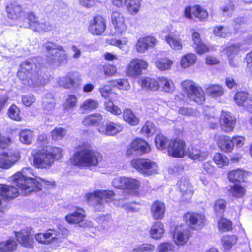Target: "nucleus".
<instances>
[{"instance_id":"1","label":"nucleus","mask_w":252,"mask_h":252,"mask_svg":"<svg viewBox=\"0 0 252 252\" xmlns=\"http://www.w3.org/2000/svg\"><path fill=\"white\" fill-rule=\"evenodd\" d=\"M31 175L34 176L32 169L24 168L11 177L12 184L17 187L23 195H27L32 191L41 190L43 188L47 189L53 186V183L48 181Z\"/></svg>"},{"instance_id":"2","label":"nucleus","mask_w":252,"mask_h":252,"mask_svg":"<svg viewBox=\"0 0 252 252\" xmlns=\"http://www.w3.org/2000/svg\"><path fill=\"white\" fill-rule=\"evenodd\" d=\"M37 60L36 58L29 59L21 64L17 76L24 85L35 87L46 83L47 76L36 63Z\"/></svg>"},{"instance_id":"3","label":"nucleus","mask_w":252,"mask_h":252,"mask_svg":"<svg viewBox=\"0 0 252 252\" xmlns=\"http://www.w3.org/2000/svg\"><path fill=\"white\" fill-rule=\"evenodd\" d=\"M102 159V155L93 150L89 144H83L74 154L70 161L72 164L77 167L90 168L97 166Z\"/></svg>"},{"instance_id":"4","label":"nucleus","mask_w":252,"mask_h":252,"mask_svg":"<svg viewBox=\"0 0 252 252\" xmlns=\"http://www.w3.org/2000/svg\"><path fill=\"white\" fill-rule=\"evenodd\" d=\"M43 48L46 53V61L50 65L59 66L67 60L66 50L62 46L53 42H45Z\"/></svg>"},{"instance_id":"5","label":"nucleus","mask_w":252,"mask_h":252,"mask_svg":"<svg viewBox=\"0 0 252 252\" xmlns=\"http://www.w3.org/2000/svg\"><path fill=\"white\" fill-rule=\"evenodd\" d=\"M115 194L112 190L99 189L86 195L87 202L96 211L104 210L106 203L113 200Z\"/></svg>"},{"instance_id":"6","label":"nucleus","mask_w":252,"mask_h":252,"mask_svg":"<svg viewBox=\"0 0 252 252\" xmlns=\"http://www.w3.org/2000/svg\"><path fill=\"white\" fill-rule=\"evenodd\" d=\"M182 90L188 97L197 104H202L205 100V93L197 84L190 80H185L181 83Z\"/></svg>"},{"instance_id":"7","label":"nucleus","mask_w":252,"mask_h":252,"mask_svg":"<svg viewBox=\"0 0 252 252\" xmlns=\"http://www.w3.org/2000/svg\"><path fill=\"white\" fill-rule=\"evenodd\" d=\"M182 90L188 97L197 104H202L205 100V93L197 84L190 80H185L181 83Z\"/></svg>"},{"instance_id":"8","label":"nucleus","mask_w":252,"mask_h":252,"mask_svg":"<svg viewBox=\"0 0 252 252\" xmlns=\"http://www.w3.org/2000/svg\"><path fill=\"white\" fill-rule=\"evenodd\" d=\"M68 234V230L64 228L60 229L59 231L49 229L45 233L36 234L35 239L41 244H48L54 242L59 243L63 242Z\"/></svg>"},{"instance_id":"9","label":"nucleus","mask_w":252,"mask_h":252,"mask_svg":"<svg viewBox=\"0 0 252 252\" xmlns=\"http://www.w3.org/2000/svg\"><path fill=\"white\" fill-rule=\"evenodd\" d=\"M26 19L28 21V25H24L25 27H31L34 31L40 32H48L54 28V26L48 21L44 20L39 21L38 18L32 12L28 13Z\"/></svg>"},{"instance_id":"10","label":"nucleus","mask_w":252,"mask_h":252,"mask_svg":"<svg viewBox=\"0 0 252 252\" xmlns=\"http://www.w3.org/2000/svg\"><path fill=\"white\" fill-rule=\"evenodd\" d=\"M132 166L145 176L151 175L157 172L156 164L149 159H135L131 161Z\"/></svg>"},{"instance_id":"11","label":"nucleus","mask_w":252,"mask_h":252,"mask_svg":"<svg viewBox=\"0 0 252 252\" xmlns=\"http://www.w3.org/2000/svg\"><path fill=\"white\" fill-rule=\"evenodd\" d=\"M20 159V155L18 151L4 152L0 154V168L8 169L14 165Z\"/></svg>"},{"instance_id":"12","label":"nucleus","mask_w":252,"mask_h":252,"mask_svg":"<svg viewBox=\"0 0 252 252\" xmlns=\"http://www.w3.org/2000/svg\"><path fill=\"white\" fill-rule=\"evenodd\" d=\"M32 155L34 157V164L37 168H45L53 163L52 156L48 155L45 149L33 151Z\"/></svg>"},{"instance_id":"13","label":"nucleus","mask_w":252,"mask_h":252,"mask_svg":"<svg viewBox=\"0 0 252 252\" xmlns=\"http://www.w3.org/2000/svg\"><path fill=\"white\" fill-rule=\"evenodd\" d=\"M148 66V63L142 59L134 58L129 62L126 73L128 76L135 77L141 75L143 70H145Z\"/></svg>"},{"instance_id":"14","label":"nucleus","mask_w":252,"mask_h":252,"mask_svg":"<svg viewBox=\"0 0 252 252\" xmlns=\"http://www.w3.org/2000/svg\"><path fill=\"white\" fill-rule=\"evenodd\" d=\"M122 129L123 126L120 124L111 121L103 122L97 128L100 133L107 136H114L120 132Z\"/></svg>"},{"instance_id":"15","label":"nucleus","mask_w":252,"mask_h":252,"mask_svg":"<svg viewBox=\"0 0 252 252\" xmlns=\"http://www.w3.org/2000/svg\"><path fill=\"white\" fill-rule=\"evenodd\" d=\"M150 151V147L148 143L141 138H137L135 139L130 146H127L126 155L130 156L134 153L142 154L148 153Z\"/></svg>"},{"instance_id":"16","label":"nucleus","mask_w":252,"mask_h":252,"mask_svg":"<svg viewBox=\"0 0 252 252\" xmlns=\"http://www.w3.org/2000/svg\"><path fill=\"white\" fill-rule=\"evenodd\" d=\"M184 219L192 229L199 230L203 226L205 217L200 214L188 212L184 215Z\"/></svg>"},{"instance_id":"17","label":"nucleus","mask_w":252,"mask_h":252,"mask_svg":"<svg viewBox=\"0 0 252 252\" xmlns=\"http://www.w3.org/2000/svg\"><path fill=\"white\" fill-rule=\"evenodd\" d=\"M184 219L192 229L199 230L203 226L205 217L200 214L188 212L184 215Z\"/></svg>"},{"instance_id":"18","label":"nucleus","mask_w":252,"mask_h":252,"mask_svg":"<svg viewBox=\"0 0 252 252\" xmlns=\"http://www.w3.org/2000/svg\"><path fill=\"white\" fill-rule=\"evenodd\" d=\"M111 22L115 30V34H121L126 32V25L122 13L119 11H114L111 15Z\"/></svg>"},{"instance_id":"19","label":"nucleus","mask_w":252,"mask_h":252,"mask_svg":"<svg viewBox=\"0 0 252 252\" xmlns=\"http://www.w3.org/2000/svg\"><path fill=\"white\" fill-rule=\"evenodd\" d=\"M168 152L170 156L182 158L186 155L185 143L180 140L171 141L168 146Z\"/></svg>"},{"instance_id":"20","label":"nucleus","mask_w":252,"mask_h":252,"mask_svg":"<svg viewBox=\"0 0 252 252\" xmlns=\"http://www.w3.org/2000/svg\"><path fill=\"white\" fill-rule=\"evenodd\" d=\"M106 27L105 19L100 16H97L90 21L88 30L93 35H100L105 31Z\"/></svg>"},{"instance_id":"21","label":"nucleus","mask_w":252,"mask_h":252,"mask_svg":"<svg viewBox=\"0 0 252 252\" xmlns=\"http://www.w3.org/2000/svg\"><path fill=\"white\" fill-rule=\"evenodd\" d=\"M157 40L152 36H147L139 38L135 45V49L139 53H144L149 48L154 47Z\"/></svg>"},{"instance_id":"22","label":"nucleus","mask_w":252,"mask_h":252,"mask_svg":"<svg viewBox=\"0 0 252 252\" xmlns=\"http://www.w3.org/2000/svg\"><path fill=\"white\" fill-rule=\"evenodd\" d=\"M189 235L190 232L187 225L176 226L173 236L175 244L178 246L184 245L189 240Z\"/></svg>"},{"instance_id":"23","label":"nucleus","mask_w":252,"mask_h":252,"mask_svg":"<svg viewBox=\"0 0 252 252\" xmlns=\"http://www.w3.org/2000/svg\"><path fill=\"white\" fill-rule=\"evenodd\" d=\"M13 184L12 186L0 184V211H2V201L9 198H15L19 194V190L17 188L14 187Z\"/></svg>"},{"instance_id":"24","label":"nucleus","mask_w":252,"mask_h":252,"mask_svg":"<svg viewBox=\"0 0 252 252\" xmlns=\"http://www.w3.org/2000/svg\"><path fill=\"white\" fill-rule=\"evenodd\" d=\"M79 81L77 73L68 72L65 77L59 78L57 83L60 86L68 89L77 86Z\"/></svg>"},{"instance_id":"25","label":"nucleus","mask_w":252,"mask_h":252,"mask_svg":"<svg viewBox=\"0 0 252 252\" xmlns=\"http://www.w3.org/2000/svg\"><path fill=\"white\" fill-rule=\"evenodd\" d=\"M236 124V118L229 112L221 111V131L232 132Z\"/></svg>"},{"instance_id":"26","label":"nucleus","mask_w":252,"mask_h":252,"mask_svg":"<svg viewBox=\"0 0 252 252\" xmlns=\"http://www.w3.org/2000/svg\"><path fill=\"white\" fill-rule=\"evenodd\" d=\"M178 184L180 191L182 193V200H189L193 194L192 186L186 180H180Z\"/></svg>"},{"instance_id":"27","label":"nucleus","mask_w":252,"mask_h":252,"mask_svg":"<svg viewBox=\"0 0 252 252\" xmlns=\"http://www.w3.org/2000/svg\"><path fill=\"white\" fill-rule=\"evenodd\" d=\"M152 217L155 220H161L164 217L165 212V204L159 201H156L151 207Z\"/></svg>"},{"instance_id":"28","label":"nucleus","mask_w":252,"mask_h":252,"mask_svg":"<svg viewBox=\"0 0 252 252\" xmlns=\"http://www.w3.org/2000/svg\"><path fill=\"white\" fill-rule=\"evenodd\" d=\"M6 10L8 17L12 20L21 18L24 14V11L20 5L10 4L6 6Z\"/></svg>"},{"instance_id":"29","label":"nucleus","mask_w":252,"mask_h":252,"mask_svg":"<svg viewBox=\"0 0 252 252\" xmlns=\"http://www.w3.org/2000/svg\"><path fill=\"white\" fill-rule=\"evenodd\" d=\"M82 208H78L73 213L66 216V220L71 224L79 223L83 221L85 215Z\"/></svg>"},{"instance_id":"30","label":"nucleus","mask_w":252,"mask_h":252,"mask_svg":"<svg viewBox=\"0 0 252 252\" xmlns=\"http://www.w3.org/2000/svg\"><path fill=\"white\" fill-rule=\"evenodd\" d=\"M188 157L193 160H205L208 156L207 151H200L196 148L189 147L186 153Z\"/></svg>"},{"instance_id":"31","label":"nucleus","mask_w":252,"mask_h":252,"mask_svg":"<svg viewBox=\"0 0 252 252\" xmlns=\"http://www.w3.org/2000/svg\"><path fill=\"white\" fill-rule=\"evenodd\" d=\"M16 237L19 242L24 247L30 248L33 246V237L29 233L24 231L18 232Z\"/></svg>"},{"instance_id":"32","label":"nucleus","mask_w":252,"mask_h":252,"mask_svg":"<svg viewBox=\"0 0 252 252\" xmlns=\"http://www.w3.org/2000/svg\"><path fill=\"white\" fill-rule=\"evenodd\" d=\"M164 233L163 224L157 221L154 223L150 230V235L151 237L155 239L161 238Z\"/></svg>"},{"instance_id":"33","label":"nucleus","mask_w":252,"mask_h":252,"mask_svg":"<svg viewBox=\"0 0 252 252\" xmlns=\"http://www.w3.org/2000/svg\"><path fill=\"white\" fill-rule=\"evenodd\" d=\"M165 41L173 50H181L183 48L182 41L179 36L171 33L165 37Z\"/></svg>"},{"instance_id":"34","label":"nucleus","mask_w":252,"mask_h":252,"mask_svg":"<svg viewBox=\"0 0 252 252\" xmlns=\"http://www.w3.org/2000/svg\"><path fill=\"white\" fill-rule=\"evenodd\" d=\"M102 120V116L99 113H95L86 116L83 120V124L85 126L100 125L99 124Z\"/></svg>"},{"instance_id":"35","label":"nucleus","mask_w":252,"mask_h":252,"mask_svg":"<svg viewBox=\"0 0 252 252\" xmlns=\"http://www.w3.org/2000/svg\"><path fill=\"white\" fill-rule=\"evenodd\" d=\"M196 59V56L194 54H187L182 57L181 60V66L184 68H188L195 63Z\"/></svg>"},{"instance_id":"36","label":"nucleus","mask_w":252,"mask_h":252,"mask_svg":"<svg viewBox=\"0 0 252 252\" xmlns=\"http://www.w3.org/2000/svg\"><path fill=\"white\" fill-rule=\"evenodd\" d=\"M141 86L146 90L157 91L159 88V81L155 79L146 78L142 80Z\"/></svg>"},{"instance_id":"37","label":"nucleus","mask_w":252,"mask_h":252,"mask_svg":"<svg viewBox=\"0 0 252 252\" xmlns=\"http://www.w3.org/2000/svg\"><path fill=\"white\" fill-rule=\"evenodd\" d=\"M173 62L168 58H163L157 60L155 62L156 67L161 71L170 70Z\"/></svg>"},{"instance_id":"38","label":"nucleus","mask_w":252,"mask_h":252,"mask_svg":"<svg viewBox=\"0 0 252 252\" xmlns=\"http://www.w3.org/2000/svg\"><path fill=\"white\" fill-rule=\"evenodd\" d=\"M77 101V97L75 95H68L63 104V109L66 111L72 110L76 106Z\"/></svg>"},{"instance_id":"39","label":"nucleus","mask_w":252,"mask_h":252,"mask_svg":"<svg viewBox=\"0 0 252 252\" xmlns=\"http://www.w3.org/2000/svg\"><path fill=\"white\" fill-rule=\"evenodd\" d=\"M110 86L116 87L120 90H128L130 86L126 79H118L109 81Z\"/></svg>"},{"instance_id":"40","label":"nucleus","mask_w":252,"mask_h":252,"mask_svg":"<svg viewBox=\"0 0 252 252\" xmlns=\"http://www.w3.org/2000/svg\"><path fill=\"white\" fill-rule=\"evenodd\" d=\"M123 117L124 120L131 126H135L139 123V119L129 109H126L124 111Z\"/></svg>"},{"instance_id":"41","label":"nucleus","mask_w":252,"mask_h":252,"mask_svg":"<svg viewBox=\"0 0 252 252\" xmlns=\"http://www.w3.org/2000/svg\"><path fill=\"white\" fill-rule=\"evenodd\" d=\"M17 248V243L13 239L0 242V252H11Z\"/></svg>"},{"instance_id":"42","label":"nucleus","mask_w":252,"mask_h":252,"mask_svg":"<svg viewBox=\"0 0 252 252\" xmlns=\"http://www.w3.org/2000/svg\"><path fill=\"white\" fill-rule=\"evenodd\" d=\"M159 87L163 89L166 92H172L174 90V85L171 80L165 77L158 78Z\"/></svg>"},{"instance_id":"43","label":"nucleus","mask_w":252,"mask_h":252,"mask_svg":"<svg viewBox=\"0 0 252 252\" xmlns=\"http://www.w3.org/2000/svg\"><path fill=\"white\" fill-rule=\"evenodd\" d=\"M246 175L244 171L241 169L233 170L228 175V178L231 182L236 183L243 180Z\"/></svg>"},{"instance_id":"44","label":"nucleus","mask_w":252,"mask_h":252,"mask_svg":"<svg viewBox=\"0 0 252 252\" xmlns=\"http://www.w3.org/2000/svg\"><path fill=\"white\" fill-rule=\"evenodd\" d=\"M233 140L226 135H221V151L231 152L233 149Z\"/></svg>"},{"instance_id":"45","label":"nucleus","mask_w":252,"mask_h":252,"mask_svg":"<svg viewBox=\"0 0 252 252\" xmlns=\"http://www.w3.org/2000/svg\"><path fill=\"white\" fill-rule=\"evenodd\" d=\"M229 191L233 196L236 198H242L245 194L246 189L242 186L236 183L231 187Z\"/></svg>"},{"instance_id":"46","label":"nucleus","mask_w":252,"mask_h":252,"mask_svg":"<svg viewBox=\"0 0 252 252\" xmlns=\"http://www.w3.org/2000/svg\"><path fill=\"white\" fill-rule=\"evenodd\" d=\"M140 5L141 0H127L126 6L130 14H135L138 12Z\"/></svg>"},{"instance_id":"47","label":"nucleus","mask_w":252,"mask_h":252,"mask_svg":"<svg viewBox=\"0 0 252 252\" xmlns=\"http://www.w3.org/2000/svg\"><path fill=\"white\" fill-rule=\"evenodd\" d=\"M33 136L32 131L29 129L22 130L19 133V139L24 144H30L32 142Z\"/></svg>"},{"instance_id":"48","label":"nucleus","mask_w":252,"mask_h":252,"mask_svg":"<svg viewBox=\"0 0 252 252\" xmlns=\"http://www.w3.org/2000/svg\"><path fill=\"white\" fill-rule=\"evenodd\" d=\"M249 97L247 92H239L235 94L234 100L238 105L245 107V105L247 103Z\"/></svg>"},{"instance_id":"49","label":"nucleus","mask_w":252,"mask_h":252,"mask_svg":"<svg viewBox=\"0 0 252 252\" xmlns=\"http://www.w3.org/2000/svg\"><path fill=\"white\" fill-rule=\"evenodd\" d=\"M155 132V126L153 122L147 121L142 127L140 132L147 137L152 136Z\"/></svg>"},{"instance_id":"50","label":"nucleus","mask_w":252,"mask_h":252,"mask_svg":"<svg viewBox=\"0 0 252 252\" xmlns=\"http://www.w3.org/2000/svg\"><path fill=\"white\" fill-rule=\"evenodd\" d=\"M128 42V38L126 37H123L120 39H113L110 42V44L117 47L120 49L127 52L128 48L127 44Z\"/></svg>"},{"instance_id":"51","label":"nucleus","mask_w":252,"mask_h":252,"mask_svg":"<svg viewBox=\"0 0 252 252\" xmlns=\"http://www.w3.org/2000/svg\"><path fill=\"white\" fill-rule=\"evenodd\" d=\"M155 141L157 148L161 150L168 147L169 143L167 138L161 135H157Z\"/></svg>"},{"instance_id":"52","label":"nucleus","mask_w":252,"mask_h":252,"mask_svg":"<svg viewBox=\"0 0 252 252\" xmlns=\"http://www.w3.org/2000/svg\"><path fill=\"white\" fill-rule=\"evenodd\" d=\"M46 151L49 155L52 156L53 160L60 159L63 154V151L59 147H50L46 148Z\"/></svg>"},{"instance_id":"53","label":"nucleus","mask_w":252,"mask_h":252,"mask_svg":"<svg viewBox=\"0 0 252 252\" xmlns=\"http://www.w3.org/2000/svg\"><path fill=\"white\" fill-rule=\"evenodd\" d=\"M98 106V102L93 99H88L85 100L80 105V109L83 110H92L96 109Z\"/></svg>"},{"instance_id":"54","label":"nucleus","mask_w":252,"mask_h":252,"mask_svg":"<svg viewBox=\"0 0 252 252\" xmlns=\"http://www.w3.org/2000/svg\"><path fill=\"white\" fill-rule=\"evenodd\" d=\"M104 106L106 110L112 114L119 115L122 114V112L121 109L118 106L114 105L113 102L111 100L105 101Z\"/></svg>"},{"instance_id":"55","label":"nucleus","mask_w":252,"mask_h":252,"mask_svg":"<svg viewBox=\"0 0 252 252\" xmlns=\"http://www.w3.org/2000/svg\"><path fill=\"white\" fill-rule=\"evenodd\" d=\"M237 241V237L234 235H227L223 237L222 242L225 249H229L234 246Z\"/></svg>"},{"instance_id":"56","label":"nucleus","mask_w":252,"mask_h":252,"mask_svg":"<svg viewBox=\"0 0 252 252\" xmlns=\"http://www.w3.org/2000/svg\"><path fill=\"white\" fill-rule=\"evenodd\" d=\"M66 131L65 129L61 127L55 128L51 132V137L54 140L62 139L66 135Z\"/></svg>"},{"instance_id":"57","label":"nucleus","mask_w":252,"mask_h":252,"mask_svg":"<svg viewBox=\"0 0 252 252\" xmlns=\"http://www.w3.org/2000/svg\"><path fill=\"white\" fill-rule=\"evenodd\" d=\"M126 185L125 189L135 190L139 188L140 183L139 181L136 179L127 177Z\"/></svg>"},{"instance_id":"58","label":"nucleus","mask_w":252,"mask_h":252,"mask_svg":"<svg viewBox=\"0 0 252 252\" xmlns=\"http://www.w3.org/2000/svg\"><path fill=\"white\" fill-rule=\"evenodd\" d=\"M127 177H118L115 178L112 181V186L119 189H125Z\"/></svg>"},{"instance_id":"59","label":"nucleus","mask_w":252,"mask_h":252,"mask_svg":"<svg viewBox=\"0 0 252 252\" xmlns=\"http://www.w3.org/2000/svg\"><path fill=\"white\" fill-rule=\"evenodd\" d=\"M20 112L19 109L15 105H12L9 108L8 113L11 119L15 121H20L21 117Z\"/></svg>"},{"instance_id":"60","label":"nucleus","mask_w":252,"mask_h":252,"mask_svg":"<svg viewBox=\"0 0 252 252\" xmlns=\"http://www.w3.org/2000/svg\"><path fill=\"white\" fill-rule=\"evenodd\" d=\"M155 246L149 244H143L136 246L132 250L133 252H150L153 251Z\"/></svg>"},{"instance_id":"61","label":"nucleus","mask_w":252,"mask_h":252,"mask_svg":"<svg viewBox=\"0 0 252 252\" xmlns=\"http://www.w3.org/2000/svg\"><path fill=\"white\" fill-rule=\"evenodd\" d=\"M196 12L195 13V17L198 18L200 21L206 20L208 17L207 11L199 5H197L195 8Z\"/></svg>"},{"instance_id":"62","label":"nucleus","mask_w":252,"mask_h":252,"mask_svg":"<svg viewBox=\"0 0 252 252\" xmlns=\"http://www.w3.org/2000/svg\"><path fill=\"white\" fill-rule=\"evenodd\" d=\"M206 91L210 96L216 97L220 94V87L219 85H212L207 88Z\"/></svg>"},{"instance_id":"63","label":"nucleus","mask_w":252,"mask_h":252,"mask_svg":"<svg viewBox=\"0 0 252 252\" xmlns=\"http://www.w3.org/2000/svg\"><path fill=\"white\" fill-rule=\"evenodd\" d=\"M174 245L169 242L160 244L158 247V252H168L174 250Z\"/></svg>"},{"instance_id":"64","label":"nucleus","mask_w":252,"mask_h":252,"mask_svg":"<svg viewBox=\"0 0 252 252\" xmlns=\"http://www.w3.org/2000/svg\"><path fill=\"white\" fill-rule=\"evenodd\" d=\"M178 113L183 116H193L195 113V110L187 106H183L179 108Z\"/></svg>"}]
</instances>
